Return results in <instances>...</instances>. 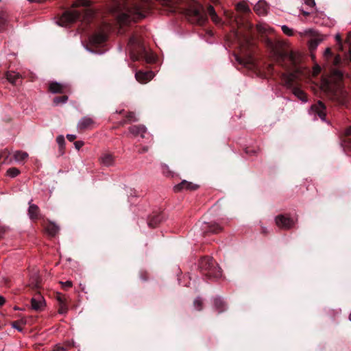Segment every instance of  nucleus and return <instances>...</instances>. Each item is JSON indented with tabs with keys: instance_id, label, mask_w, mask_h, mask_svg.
Here are the masks:
<instances>
[{
	"instance_id": "obj_20",
	"label": "nucleus",
	"mask_w": 351,
	"mask_h": 351,
	"mask_svg": "<svg viewBox=\"0 0 351 351\" xmlns=\"http://www.w3.org/2000/svg\"><path fill=\"white\" fill-rule=\"evenodd\" d=\"M101 162L105 166H110L113 164L114 158L110 154H104L100 158Z\"/></svg>"
},
{
	"instance_id": "obj_10",
	"label": "nucleus",
	"mask_w": 351,
	"mask_h": 351,
	"mask_svg": "<svg viewBox=\"0 0 351 351\" xmlns=\"http://www.w3.org/2000/svg\"><path fill=\"white\" fill-rule=\"evenodd\" d=\"M310 112L315 116L317 115L322 120H325L326 108L322 101H318L311 108Z\"/></svg>"
},
{
	"instance_id": "obj_43",
	"label": "nucleus",
	"mask_w": 351,
	"mask_h": 351,
	"mask_svg": "<svg viewBox=\"0 0 351 351\" xmlns=\"http://www.w3.org/2000/svg\"><path fill=\"white\" fill-rule=\"evenodd\" d=\"M84 142L82 141H77L74 143L75 147L77 150H79L84 145Z\"/></svg>"
},
{
	"instance_id": "obj_36",
	"label": "nucleus",
	"mask_w": 351,
	"mask_h": 351,
	"mask_svg": "<svg viewBox=\"0 0 351 351\" xmlns=\"http://www.w3.org/2000/svg\"><path fill=\"white\" fill-rule=\"evenodd\" d=\"M67 311H68V307H67L66 303L59 304L58 313L65 314V313H66Z\"/></svg>"
},
{
	"instance_id": "obj_45",
	"label": "nucleus",
	"mask_w": 351,
	"mask_h": 351,
	"mask_svg": "<svg viewBox=\"0 0 351 351\" xmlns=\"http://www.w3.org/2000/svg\"><path fill=\"white\" fill-rule=\"evenodd\" d=\"M57 300H58L59 304L66 303V299L61 295H57Z\"/></svg>"
},
{
	"instance_id": "obj_40",
	"label": "nucleus",
	"mask_w": 351,
	"mask_h": 351,
	"mask_svg": "<svg viewBox=\"0 0 351 351\" xmlns=\"http://www.w3.org/2000/svg\"><path fill=\"white\" fill-rule=\"evenodd\" d=\"M194 306H195V308L198 310H200L201 308H202V300L200 298H197L194 300Z\"/></svg>"
},
{
	"instance_id": "obj_32",
	"label": "nucleus",
	"mask_w": 351,
	"mask_h": 351,
	"mask_svg": "<svg viewBox=\"0 0 351 351\" xmlns=\"http://www.w3.org/2000/svg\"><path fill=\"white\" fill-rule=\"evenodd\" d=\"M296 77V75L295 74H289L288 75H285L284 76V79H285V84L287 85V86H291V82L295 79V77Z\"/></svg>"
},
{
	"instance_id": "obj_52",
	"label": "nucleus",
	"mask_w": 351,
	"mask_h": 351,
	"mask_svg": "<svg viewBox=\"0 0 351 351\" xmlns=\"http://www.w3.org/2000/svg\"><path fill=\"white\" fill-rule=\"evenodd\" d=\"M5 299L4 297L0 295V306H2L5 304Z\"/></svg>"
},
{
	"instance_id": "obj_35",
	"label": "nucleus",
	"mask_w": 351,
	"mask_h": 351,
	"mask_svg": "<svg viewBox=\"0 0 351 351\" xmlns=\"http://www.w3.org/2000/svg\"><path fill=\"white\" fill-rule=\"evenodd\" d=\"M300 35L301 36H315V31L313 29H305L304 31H303L302 32H300Z\"/></svg>"
},
{
	"instance_id": "obj_1",
	"label": "nucleus",
	"mask_w": 351,
	"mask_h": 351,
	"mask_svg": "<svg viewBox=\"0 0 351 351\" xmlns=\"http://www.w3.org/2000/svg\"><path fill=\"white\" fill-rule=\"evenodd\" d=\"M149 8V0H118L110 8L117 12L119 23L126 24L145 17Z\"/></svg>"
},
{
	"instance_id": "obj_2",
	"label": "nucleus",
	"mask_w": 351,
	"mask_h": 351,
	"mask_svg": "<svg viewBox=\"0 0 351 351\" xmlns=\"http://www.w3.org/2000/svg\"><path fill=\"white\" fill-rule=\"evenodd\" d=\"M264 42L271 49L273 56L277 61L287 59L294 65L299 62L300 53L290 49L289 43L284 41L274 43L268 38H265Z\"/></svg>"
},
{
	"instance_id": "obj_44",
	"label": "nucleus",
	"mask_w": 351,
	"mask_h": 351,
	"mask_svg": "<svg viewBox=\"0 0 351 351\" xmlns=\"http://www.w3.org/2000/svg\"><path fill=\"white\" fill-rule=\"evenodd\" d=\"M208 13L211 17L212 16L215 15L216 14V12L214 9V8L212 5H209L208 8Z\"/></svg>"
},
{
	"instance_id": "obj_23",
	"label": "nucleus",
	"mask_w": 351,
	"mask_h": 351,
	"mask_svg": "<svg viewBox=\"0 0 351 351\" xmlns=\"http://www.w3.org/2000/svg\"><path fill=\"white\" fill-rule=\"evenodd\" d=\"M8 80L12 84H16L17 80L20 78V75L14 71H9L6 73Z\"/></svg>"
},
{
	"instance_id": "obj_37",
	"label": "nucleus",
	"mask_w": 351,
	"mask_h": 351,
	"mask_svg": "<svg viewBox=\"0 0 351 351\" xmlns=\"http://www.w3.org/2000/svg\"><path fill=\"white\" fill-rule=\"evenodd\" d=\"M129 45H131V46L135 45H140V41H139L138 38L136 36H133L129 40Z\"/></svg>"
},
{
	"instance_id": "obj_26",
	"label": "nucleus",
	"mask_w": 351,
	"mask_h": 351,
	"mask_svg": "<svg viewBox=\"0 0 351 351\" xmlns=\"http://www.w3.org/2000/svg\"><path fill=\"white\" fill-rule=\"evenodd\" d=\"M236 9L241 12L247 13L250 11L249 6L245 2H241L236 5Z\"/></svg>"
},
{
	"instance_id": "obj_5",
	"label": "nucleus",
	"mask_w": 351,
	"mask_h": 351,
	"mask_svg": "<svg viewBox=\"0 0 351 351\" xmlns=\"http://www.w3.org/2000/svg\"><path fill=\"white\" fill-rule=\"evenodd\" d=\"M321 88L323 90L326 92H331V99L336 100L341 104H344L346 103L345 93L342 90H336L335 92L333 93L332 90H330L329 85L328 84V82L326 80L322 81Z\"/></svg>"
},
{
	"instance_id": "obj_51",
	"label": "nucleus",
	"mask_w": 351,
	"mask_h": 351,
	"mask_svg": "<svg viewBox=\"0 0 351 351\" xmlns=\"http://www.w3.org/2000/svg\"><path fill=\"white\" fill-rule=\"evenodd\" d=\"M333 75L340 79L342 76V73L339 71L336 70L333 72Z\"/></svg>"
},
{
	"instance_id": "obj_28",
	"label": "nucleus",
	"mask_w": 351,
	"mask_h": 351,
	"mask_svg": "<svg viewBox=\"0 0 351 351\" xmlns=\"http://www.w3.org/2000/svg\"><path fill=\"white\" fill-rule=\"evenodd\" d=\"M162 173L166 176H173V172L170 170L169 167L166 164H162L160 166Z\"/></svg>"
},
{
	"instance_id": "obj_9",
	"label": "nucleus",
	"mask_w": 351,
	"mask_h": 351,
	"mask_svg": "<svg viewBox=\"0 0 351 351\" xmlns=\"http://www.w3.org/2000/svg\"><path fill=\"white\" fill-rule=\"evenodd\" d=\"M46 305L44 298L38 294L33 297L31 300L32 308L36 311H42Z\"/></svg>"
},
{
	"instance_id": "obj_27",
	"label": "nucleus",
	"mask_w": 351,
	"mask_h": 351,
	"mask_svg": "<svg viewBox=\"0 0 351 351\" xmlns=\"http://www.w3.org/2000/svg\"><path fill=\"white\" fill-rule=\"evenodd\" d=\"M193 15L197 18V21L199 24H202L206 21L205 16L201 13V11L198 9H194L193 10Z\"/></svg>"
},
{
	"instance_id": "obj_30",
	"label": "nucleus",
	"mask_w": 351,
	"mask_h": 351,
	"mask_svg": "<svg viewBox=\"0 0 351 351\" xmlns=\"http://www.w3.org/2000/svg\"><path fill=\"white\" fill-rule=\"evenodd\" d=\"M237 60L240 63L243 64L245 66L251 69L253 66V60L250 58L246 60H241L239 58H237Z\"/></svg>"
},
{
	"instance_id": "obj_48",
	"label": "nucleus",
	"mask_w": 351,
	"mask_h": 351,
	"mask_svg": "<svg viewBox=\"0 0 351 351\" xmlns=\"http://www.w3.org/2000/svg\"><path fill=\"white\" fill-rule=\"evenodd\" d=\"M304 2L311 7H313L315 5V0H305Z\"/></svg>"
},
{
	"instance_id": "obj_19",
	"label": "nucleus",
	"mask_w": 351,
	"mask_h": 351,
	"mask_svg": "<svg viewBox=\"0 0 351 351\" xmlns=\"http://www.w3.org/2000/svg\"><path fill=\"white\" fill-rule=\"evenodd\" d=\"M106 38V36L104 33H99L92 36L90 42L93 44L98 45L104 42Z\"/></svg>"
},
{
	"instance_id": "obj_13",
	"label": "nucleus",
	"mask_w": 351,
	"mask_h": 351,
	"mask_svg": "<svg viewBox=\"0 0 351 351\" xmlns=\"http://www.w3.org/2000/svg\"><path fill=\"white\" fill-rule=\"evenodd\" d=\"M129 131L134 136H139L141 138H144L147 132V128L144 125H132L130 127Z\"/></svg>"
},
{
	"instance_id": "obj_56",
	"label": "nucleus",
	"mask_w": 351,
	"mask_h": 351,
	"mask_svg": "<svg viewBox=\"0 0 351 351\" xmlns=\"http://www.w3.org/2000/svg\"><path fill=\"white\" fill-rule=\"evenodd\" d=\"M224 14H225L228 17H229V18H232V14H231V15H230V14H228V12H226V11H225V12H224Z\"/></svg>"
},
{
	"instance_id": "obj_16",
	"label": "nucleus",
	"mask_w": 351,
	"mask_h": 351,
	"mask_svg": "<svg viewBox=\"0 0 351 351\" xmlns=\"http://www.w3.org/2000/svg\"><path fill=\"white\" fill-rule=\"evenodd\" d=\"M256 29L260 34H271L274 32V29L269 25L264 23H259L256 25Z\"/></svg>"
},
{
	"instance_id": "obj_22",
	"label": "nucleus",
	"mask_w": 351,
	"mask_h": 351,
	"mask_svg": "<svg viewBox=\"0 0 351 351\" xmlns=\"http://www.w3.org/2000/svg\"><path fill=\"white\" fill-rule=\"evenodd\" d=\"M324 40L323 38L316 37L311 39L308 43L309 49L311 51L315 50L317 47L322 43Z\"/></svg>"
},
{
	"instance_id": "obj_15",
	"label": "nucleus",
	"mask_w": 351,
	"mask_h": 351,
	"mask_svg": "<svg viewBox=\"0 0 351 351\" xmlns=\"http://www.w3.org/2000/svg\"><path fill=\"white\" fill-rule=\"evenodd\" d=\"M65 86L61 83L52 82L49 85V90L52 93H62Z\"/></svg>"
},
{
	"instance_id": "obj_29",
	"label": "nucleus",
	"mask_w": 351,
	"mask_h": 351,
	"mask_svg": "<svg viewBox=\"0 0 351 351\" xmlns=\"http://www.w3.org/2000/svg\"><path fill=\"white\" fill-rule=\"evenodd\" d=\"M68 101V97L66 95L62 97H57L53 99V104L56 106L59 105L60 104H65Z\"/></svg>"
},
{
	"instance_id": "obj_46",
	"label": "nucleus",
	"mask_w": 351,
	"mask_h": 351,
	"mask_svg": "<svg viewBox=\"0 0 351 351\" xmlns=\"http://www.w3.org/2000/svg\"><path fill=\"white\" fill-rule=\"evenodd\" d=\"M127 118L130 121H136L137 119H136L135 114L133 112H130L128 114Z\"/></svg>"
},
{
	"instance_id": "obj_57",
	"label": "nucleus",
	"mask_w": 351,
	"mask_h": 351,
	"mask_svg": "<svg viewBox=\"0 0 351 351\" xmlns=\"http://www.w3.org/2000/svg\"><path fill=\"white\" fill-rule=\"evenodd\" d=\"M221 302V301H220V300H218V299L215 300V302H216V303H217V302Z\"/></svg>"
},
{
	"instance_id": "obj_59",
	"label": "nucleus",
	"mask_w": 351,
	"mask_h": 351,
	"mask_svg": "<svg viewBox=\"0 0 351 351\" xmlns=\"http://www.w3.org/2000/svg\"><path fill=\"white\" fill-rule=\"evenodd\" d=\"M349 319L351 321V313L349 315Z\"/></svg>"
},
{
	"instance_id": "obj_12",
	"label": "nucleus",
	"mask_w": 351,
	"mask_h": 351,
	"mask_svg": "<svg viewBox=\"0 0 351 351\" xmlns=\"http://www.w3.org/2000/svg\"><path fill=\"white\" fill-rule=\"evenodd\" d=\"M202 230L210 233H218L222 230V227L215 222L204 223Z\"/></svg>"
},
{
	"instance_id": "obj_47",
	"label": "nucleus",
	"mask_w": 351,
	"mask_h": 351,
	"mask_svg": "<svg viewBox=\"0 0 351 351\" xmlns=\"http://www.w3.org/2000/svg\"><path fill=\"white\" fill-rule=\"evenodd\" d=\"M335 40H337V42L338 43L340 47H342V43H341V36L339 33H337L335 36Z\"/></svg>"
},
{
	"instance_id": "obj_58",
	"label": "nucleus",
	"mask_w": 351,
	"mask_h": 351,
	"mask_svg": "<svg viewBox=\"0 0 351 351\" xmlns=\"http://www.w3.org/2000/svg\"><path fill=\"white\" fill-rule=\"evenodd\" d=\"M304 15H308V12H304Z\"/></svg>"
},
{
	"instance_id": "obj_60",
	"label": "nucleus",
	"mask_w": 351,
	"mask_h": 351,
	"mask_svg": "<svg viewBox=\"0 0 351 351\" xmlns=\"http://www.w3.org/2000/svg\"><path fill=\"white\" fill-rule=\"evenodd\" d=\"M350 59L351 60V51H350Z\"/></svg>"
},
{
	"instance_id": "obj_11",
	"label": "nucleus",
	"mask_w": 351,
	"mask_h": 351,
	"mask_svg": "<svg viewBox=\"0 0 351 351\" xmlns=\"http://www.w3.org/2000/svg\"><path fill=\"white\" fill-rule=\"evenodd\" d=\"M154 77V73L151 71H139L136 72V73H135V77H136V80L141 84L147 83L148 82L152 80Z\"/></svg>"
},
{
	"instance_id": "obj_33",
	"label": "nucleus",
	"mask_w": 351,
	"mask_h": 351,
	"mask_svg": "<svg viewBox=\"0 0 351 351\" xmlns=\"http://www.w3.org/2000/svg\"><path fill=\"white\" fill-rule=\"evenodd\" d=\"M29 286L32 288L38 289L40 287V282L37 277H32L29 283Z\"/></svg>"
},
{
	"instance_id": "obj_24",
	"label": "nucleus",
	"mask_w": 351,
	"mask_h": 351,
	"mask_svg": "<svg viewBox=\"0 0 351 351\" xmlns=\"http://www.w3.org/2000/svg\"><path fill=\"white\" fill-rule=\"evenodd\" d=\"M293 93L301 101H302L304 102H306L307 101L306 94L304 93V92L302 90H301L298 88H295L293 90Z\"/></svg>"
},
{
	"instance_id": "obj_38",
	"label": "nucleus",
	"mask_w": 351,
	"mask_h": 351,
	"mask_svg": "<svg viewBox=\"0 0 351 351\" xmlns=\"http://www.w3.org/2000/svg\"><path fill=\"white\" fill-rule=\"evenodd\" d=\"M321 71V67L318 64H315L312 70L311 75L313 77L317 76Z\"/></svg>"
},
{
	"instance_id": "obj_18",
	"label": "nucleus",
	"mask_w": 351,
	"mask_h": 351,
	"mask_svg": "<svg viewBox=\"0 0 351 351\" xmlns=\"http://www.w3.org/2000/svg\"><path fill=\"white\" fill-rule=\"evenodd\" d=\"M28 215L31 219H36L39 215L38 207L36 204H32L31 202H29Z\"/></svg>"
},
{
	"instance_id": "obj_17",
	"label": "nucleus",
	"mask_w": 351,
	"mask_h": 351,
	"mask_svg": "<svg viewBox=\"0 0 351 351\" xmlns=\"http://www.w3.org/2000/svg\"><path fill=\"white\" fill-rule=\"evenodd\" d=\"M12 156L16 162H21L28 158V154L23 151H15L13 152Z\"/></svg>"
},
{
	"instance_id": "obj_8",
	"label": "nucleus",
	"mask_w": 351,
	"mask_h": 351,
	"mask_svg": "<svg viewBox=\"0 0 351 351\" xmlns=\"http://www.w3.org/2000/svg\"><path fill=\"white\" fill-rule=\"evenodd\" d=\"M95 122L91 117H84L77 123V128L80 131L90 130L95 127Z\"/></svg>"
},
{
	"instance_id": "obj_31",
	"label": "nucleus",
	"mask_w": 351,
	"mask_h": 351,
	"mask_svg": "<svg viewBox=\"0 0 351 351\" xmlns=\"http://www.w3.org/2000/svg\"><path fill=\"white\" fill-rule=\"evenodd\" d=\"M19 169L15 167L10 168L9 169L7 170V172H6L7 176H8L11 178L16 177V176L19 175Z\"/></svg>"
},
{
	"instance_id": "obj_41",
	"label": "nucleus",
	"mask_w": 351,
	"mask_h": 351,
	"mask_svg": "<svg viewBox=\"0 0 351 351\" xmlns=\"http://www.w3.org/2000/svg\"><path fill=\"white\" fill-rule=\"evenodd\" d=\"M60 283L62 285V287L64 288H70L72 287L73 283L71 281L67 280L65 282H60Z\"/></svg>"
},
{
	"instance_id": "obj_39",
	"label": "nucleus",
	"mask_w": 351,
	"mask_h": 351,
	"mask_svg": "<svg viewBox=\"0 0 351 351\" xmlns=\"http://www.w3.org/2000/svg\"><path fill=\"white\" fill-rule=\"evenodd\" d=\"M56 142L60 146L63 147L65 143L64 137L62 135H59L56 138Z\"/></svg>"
},
{
	"instance_id": "obj_4",
	"label": "nucleus",
	"mask_w": 351,
	"mask_h": 351,
	"mask_svg": "<svg viewBox=\"0 0 351 351\" xmlns=\"http://www.w3.org/2000/svg\"><path fill=\"white\" fill-rule=\"evenodd\" d=\"M199 267L210 277L219 278L221 276L220 267L211 258L205 257L202 258L200 261Z\"/></svg>"
},
{
	"instance_id": "obj_50",
	"label": "nucleus",
	"mask_w": 351,
	"mask_h": 351,
	"mask_svg": "<svg viewBox=\"0 0 351 351\" xmlns=\"http://www.w3.org/2000/svg\"><path fill=\"white\" fill-rule=\"evenodd\" d=\"M66 138L69 141H73L76 138V135L75 134H67Z\"/></svg>"
},
{
	"instance_id": "obj_3",
	"label": "nucleus",
	"mask_w": 351,
	"mask_h": 351,
	"mask_svg": "<svg viewBox=\"0 0 351 351\" xmlns=\"http://www.w3.org/2000/svg\"><path fill=\"white\" fill-rule=\"evenodd\" d=\"M90 5L88 0H77L72 5V9L65 12L60 17L58 24L61 26H66L75 21L81 12Z\"/></svg>"
},
{
	"instance_id": "obj_49",
	"label": "nucleus",
	"mask_w": 351,
	"mask_h": 351,
	"mask_svg": "<svg viewBox=\"0 0 351 351\" xmlns=\"http://www.w3.org/2000/svg\"><path fill=\"white\" fill-rule=\"evenodd\" d=\"M332 55V52H331V50L330 48H326L324 52V56L327 57V56H330Z\"/></svg>"
},
{
	"instance_id": "obj_25",
	"label": "nucleus",
	"mask_w": 351,
	"mask_h": 351,
	"mask_svg": "<svg viewBox=\"0 0 351 351\" xmlns=\"http://www.w3.org/2000/svg\"><path fill=\"white\" fill-rule=\"evenodd\" d=\"M8 16L5 12H0V30H3L8 25Z\"/></svg>"
},
{
	"instance_id": "obj_34",
	"label": "nucleus",
	"mask_w": 351,
	"mask_h": 351,
	"mask_svg": "<svg viewBox=\"0 0 351 351\" xmlns=\"http://www.w3.org/2000/svg\"><path fill=\"white\" fill-rule=\"evenodd\" d=\"M281 29L283 33L289 36H291L293 34V29L285 25H282Z\"/></svg>"
},
{
	"instance_id": "obj_7",
	"label": "nucleus",
	"mask_w": 351,
	"mask_h": 351,
	"mask_svg": "<svg viewBox=\"0 0 351 351\" xmlns=\"http://www.w3.org/2000/svg\"><path fill=\"white\" fill-rule=\"evenodd\" d=\"M199 187V184L184 180L180 183L173 186V191L176 193L180 192L183 190L196 191Z\"/></svg>"
},
{
	"instance_id": "obj_21",
	"label": "nucleus",
	"mask_w": 351,
	"mask_h": 351,
	"mask_svg": "<svg viewBox=\"0 0 351 351\" xmlns=\"http://www.w3.org/2000/svg\"><path fill=\"white\" fill-rule=\"evenodd\" d=\"M46 231L51 236H55L59 231V227L54 223H50L46 228Z\"/></svg>"
},
{
	"instance_id": "obj_53",
	"label": "nucleus",
	"mask_w": 351,
	"mask_h": 351,
	"mask_svg": "<svg viewBox=\"0 0 351 351\" xmlns=\"http://www.w3.org/2000/svg\"><path fill=\"white\" fill-rule=\"evenodd\" d=\"M346 136H350L351 135V126L347 128L346 130Z\"/></svg>"
},
{
	"instance_id": "obj_14",
	"label": "nucleus",
	"mask_w": 351,
	"mask_h": 351,
	"mask_svg": "<svg viewBox=\"0 0 351 351\" xmlns=\"http://www.w3.org/2000/svg\"><path fill=\"white\" fill-rule=\"evenodd\" d=\"M268 10H269V6L267 4V3L263 0H261V1H258V3L254 6V11L258 15L266 14L268 12Z\"/></svg>"
},
{
	"instance_id": "obj_54",
	"label": "nucleus",
	"mask_w": 351,
	"mask_h": 351,
	"mask_svg": "<svg viewBox=\"0 0 351 351\" xmlns=\"http://www.w3.org/2000/svg\"><path fill=\"white\" fill-rule=\"evenodd\" d=\"M12 326H13L14 328H16L17 330H19V331H21V330H22V329H21V328H19V326H16V324H12Z\"/></svg>"
},
{
	"instance_id": "obj_42",
	"label": "nucleus",
	"mask_w": 351,
	"mask_h": 351,
	"mask_svg": "<svg viewBox=\"0 0 351 351\" xmlns=\"http://www.w3.org/2000/svg\"><path fill=\"white\" fill-rule=\"evenodd\" d=\"M210 18L212 21L216 24H219L221 23V20L219 17L217 16V13L215 15L212 16Z\"/></svg>"
},
{
	"instance_id": "obj_55",
	"label": "nucleus",
	"mask_w": 351,
	"mask_h": 351,
	"mask_svg": "<svg viewBox=\"0 0 351 351\" xmlns=\"http://www.w3.org/2000/svg\"><path fill=\"white\" fill-rule=\"evenodd\" d=\"M53 351H65V350L63 348H58Z\"/></svg>"
},
{
	"instance_id": "obj_6",
	"label": "nucleus",
	"mask_w": 351,
	"mask_h": 351,
	"mask_svg": "<svg viewBox=\"0 0 351 351\" xmlns=\"http://www.w3.org/2000/svg\"><path fill=\"white\" fill-rule=\"evenodd\" d=\"M275 221L277 226L282 229H289L295 223L291 218L282 215L277 216Z\"/></svg>"
}]
</instances>
